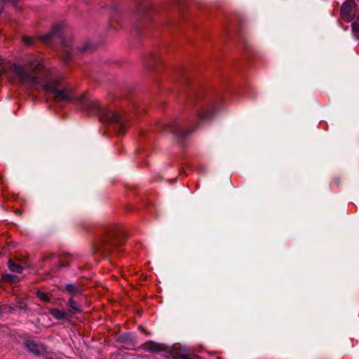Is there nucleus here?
<instances>
[{
    "label": "nucleus",
    "instance_id": "nucleus-1",
    "mask_svg": "<svg viewBox=\"0 0 359 359\" xmlns=\"http://www.w3.org/2000/svg\"><path fill=\"white\" fill-rule=\"evenodd\" d=\"M8 77L13 83H26L29 86L43 84V89L53 95L55 102H70L75 98L70 88H60L58 79L43 83L42 79L46 78L47 74L42 61L39 60L29 61L23 65H11L8 72Z\"/></svg>",
    "mask_w": 359,
    "mask_h": 359
},
{
    "label": "nucleus",
    "instance_id": "nucleus-5",
    "mask_svg": "<svg viewBox=\"0 0 359 359\" xmlns=\"http://www.w3.org/2000/svg\"><path fill=\"white\" fill-rule=\"evenodd\" d=\"M142 348L151 353L161 352L165 349V346L159 343L153 341H147L142 344Z\"/></svg>",
    "mask_w": 359,
    "mask_h": 359
},
{
    "label": "nucleus",
    "instance_id": "nucleus-16",
    "mask_svg": "<svg viewBox=\"0 0 359 359\" xmlns=\"http://www.w3.org/2000/svg\"><path fill=\"white\" fill-rule=\"evenodd\" d=\"M65 55L63 56V59L65 61H67L71 57V53L69 50L65 49Z\"/></svg>",
    "mask_w": 359,
    "mask_h": 359
},
{
    "label": "nucleus",
    "instance_id": "nucleus-15",
    "mask_svg": "<svg viewBox=\"0 0 359 359\" xmlns=\"http://www.w3.org/2000/svg\"><path fill=\"white\" fill-rule=\"evenodd\" d=\"M167 126H168V130H170V132L173 133H177V128L178 127V123L175 122V123H167Z\"/></svg>",
    "mask_w": 359,
    "mask_h": 359
},
{
    "label": "nucleus",
    "instance_id": "nucleus-8",
    "mask_svg": "<svg viewBox=\"0 0 359 359\" xmlns=\"http://www.w3.org/2000/svg\"><path fill=\"white\" fill-rule=\"evenodd\" d=\"M68 306H69L70 312L72 314L80 313L82 311L79 303L74 300L72 297L69 299Z\"/></svg>",
    "mask_w": 359,
    "mask_h": 359
},
{
    "label": "nucleus",
    "instance_id": "nucleus-22",
    "mask_svg": "<svg viewBox=\"0 0 359 359\" xmlns=\"http://www.w3.org/2000/svg\"><path fill=\"white\" fill-rule=\"evenodd\" d=\"M49 359H53V358H49Z\"/></svg>",
    "mask_w": 359,
    "mask_h": 359
},
{
    "label": "nucleus",
    "instance_id": "nucleus-6",
    "mask_svg": "<svg viewBox=\"0 0 359 359\" xmlns=\"http://www.w3.org/2000/svg\"><path fill=\"white\" fill-rule=\"evenodd\" d=\"M25 346L28 351L36 355H41L43 351V346L42 345H39L32 340L26 341Z\"/></svg>",
    "mask_w": 359,
    "mask_h": 359
},
{
    "label": "nucleus",
    "instance_id": "nucleus-23",
    "mask_svg": "<svg viewBox=\"0 0 359 359\" xmlns=\"http://www.w3.org/2000/svg\"><path fill=\"white\" fill-rule=\"evenodd\" d=\"M217 359H219V358H217Z\"/></svg>",
    "mask_w": 359,
    "mask_h": 359
},
{
    "label": "nucleus",
    "instance_id": "nucleus-21",
    "mask_svg": "<svg viewBox=\"0 0 359 359\" xmlns=\"http://www.w3.org/2000/svg\"><path fill=\"white\" fill-rule=\"evenodd\" d=\"M4 0H0V3H4Z\"/></svg>",
    "mask_w": 359,
    "mask_h": 359
},
{
    "label": "nucleus",
    "instance_id": "nucleus-7",
    "mask_svg": "<svg viewBox=\"0 0 359 359\" xmlns=\"http://www.w3.org/2000/svg\"><path fill=\"white\" fill-rule=\"evenodd\" d=\"M197 116V126L199 125L201 122L208 119L210 116V112L209 110L204 109L203 107L198 109L196 112Z\"/></svg>",
    "mask_w": 359,
    "mask_h": 359
},
{
    "label": "nucleus",
    "instance_id": "nucleus-18",
    "mask_svg": "<svg viewBox=\"0 0 359 359\" xmlns=\"http://www.w3.org/2000/svg\"><path fill=\"white\" fill-rule=\"evenodd\" d=\"M88 50V46H85L82 48L81 51L82 52H85V51H87Z\"/></svg>",
    "mask_w": 359,
    "mask_h": 359
},
{
    "label": "nucleus",
    "instance_id": "nucleus-11",
    "mask_svg": "<svg viewBox=\"0 0 359 359\" xmlns=\"http://www.w3.org/2000/svg\"><path fill=\"white\" fill-rule=\"evenodd\" d=\"M8 266L13 272L21 273L22 270V266L20 264H15L12 260L8 261Z\"/></svg>",
    "mask_w": 359,
    "mask_h": 359
},
{
    "label": "nucleus",
    "instance_id": "nucleus-2",
    "mask_svg": "<svg viewBox=\"0 0 359 359\" xmlns=\"http://www.w3.org/2000/svg\"><path fill=\"white\" fill-rule=\"evenodd\" d=\"M92 107L97 111V114L102 121L117 122L120 119L117 112L112 109L102 108L97 101L92 103Z\"/></svg>",
    "mask_w": 359,
    "mask_h": 359
},
{
    "label": "nucleus",
    "instance_id": "nucleus-4",
    "mask_svg": "<svg viewBox=\"0 0 359 359\" xmlns=\"http://www.w3.org/2000/svg\"><path fill=\"white\" fill-rule=\"evenodd\" d=\"M115 245V240L111 236H107L102 239L97 251H102L104 253L110 252Z\"/></svg>",
    "mask_w": 359,
    "mask_h": 359
},
{
    "label": "nucleus",
    "instance_id": "nucleus-13",
    "mask_svg": "<svg viewBox=\"0 0 359 359\" xmlns=\"http://www.w3.org/2000/svg\"><path fill=\"white\" fill-rule=\"evenodd\" d=\"M2 278L4 280L8 281L11 283H17L18 280V277L16 276L9 273L3 274Z\"/></svg>",
    "mask_w": 359,
    "mask_h": 359
},
{
    "label": "nucleus",
    "instance_id": "nucleus-19",
    "mask_svg": "<svg viewBox=\"0 0 359 359\" xmlns=\"http://www.w3.org/2000/svg\"><path fill=\"white\" fill-rule=\"evenodd\" d=\"M194 359H201V358L200 357L196 356Z\"/></svg>",
    "mask_w": 359,
    "mask_h": 359
},
{
    "label": "nucleus",
    "instance_id": "nucleus-10",
    "mask_svg": "<svg viewBox=\"0 0 359 359\" xmlns=\"http://www.w3.org/2000/svg\"><path fill=\"white\" fill-rule=\"evenodd\" d=\"M65 290L67 291L72 297H74L81 292L79 287L74 284H67L65 286Z\"/></svg>",
    "mask_w": 359,
    "mask_h": 359
},
{
    "label": "nucleus",
    "instance_id": "nucleus-14",
    "mask_svg": "<svg viewBox=\"0 0 359 359\" xmlns=\"http://www.w3.org/2000/svg\"><path fill=\"white\" fill-rule=\"evenodd\" d=\"M36 296L42 302H48L50 301V297H49V296L46 292H41V291H38L36 292Z\"/></svg>",
    "mask_w": 359,
    "mask_h": 359
},
{
    "label": "nucleus",
    "instance_id": "nucleus-12",
    "mask_svg": "<svg viewBox=\"0 0 359 359\" xmlns=\"http://www.w3.org/2000/svg\"><path fill=\"white\" fill-rule=\"evenodd\" d=\"M352 24L353 32L355 36L359 39V13L357 14Z\"/></svg>",
    "mask_w": 359,
    "mask_h": 359
},
{
    "label": "nucleus",
    "instance_id": "nucleus-9",
    "mask_svg": "<svg viewBox=\"0 0 359 359\" xmlns=\"http://www.w3.org/2000/svg\"><path fill=\"white\" fill-rule=\"evenodd\" d=\"M49 313L57 320H62L67 318V313L64 311H60L57 309H50Z\"/></svg>",
    "mask_w": 359,
    "mask_h": 359
},
{
    "label": "nucleus",
    "instance_id": "nucleus-3",
    "mask_svg": "<svg viewBox=\"0 0 359 359\" xmlns=\"http://www.w3.org/2000/svg\"><path fill=\"white\" fill-rule=\"evenodd\" d=\"M341 18L348 22L356 15V5L352 1H347L341 8Z\"/></svg>",
    "mask_w": 359,
    "mask_h": 359
},
{
    "label": "nucleus",
    "instance_id": "nucleus-20",
    "mask_svg": "<svg viewBox=\"0 0 359 359\" xmlns=\"http://www.w3.org/2000/svg\"><path fill=\"white\" fill-rule=\"evenodd\" d=\"M193 130H194V129H192V130H189V132H187V133H191Z\"/></svg>",
    "mask_w": 359,
    "mask_h": 359
},
{
    "label": "nucleus",
    "instance_id": "nucleus-17",
    "mask_svg": "<svg viewBox=\"0 0 359 359\" xmlns=\"http://www.w3.org/2000/svg\"><path fill=\"white\" fill-rule=\"evenodd\" d=\"M32 39L30 37H28V36H23V38H22V41L26 45H30L32 43Z\"/></svg>",
    "mask_w": 359,
    "mask_h": 359
}]
</instances>
